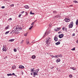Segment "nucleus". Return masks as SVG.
Returning <instances> with one entry per match:
<instances>
[{"label": "nucleus", "instance_id": "nucleus-41", "mask_svg": "<svg viewBox=\"0 0 78 78\" xmlns=\"http://www.w3.org/2000/svg\"><path fill=\"white\" fill-rule=\"evenodd\" d=\"M35 42V41L33 40L32 41V43H34Z\"/></svg>", "mask_w": 78, "mask_h": 78}, {"label": "nucleus", "instance_id": "nucleus-37", "mask_svg": "<svg viewBox=\"0 0 78 78\" xmlns=\"http://www.w3.org/2000/svg\"><path fill=\"white\" fill-rule=\"evenodd\" d=\"M14 5V4H12L10 5L11 7H13Z\"/></svg>", "mask_w": 78, "mask_h": 78}, {"label": "nucleus", "instance_id": "nucleus-54", "mask_svg": "<svg viewBox=\"0 0 78 78\" xmlns=\"http://www.w3.org/2000/svg\"><path fill=\"white\" fill-rule=\"evenodd\" d=\"M70 6H73V5H71Z\"/></svg>", "mask_w": 78, "mask_h": 78}, {"label": "nucleus", "instance_id": "nucleus-38", "mask_svg": "<svg viewBox=\"0 0 78 78\" xmlns=\"http://www.w3.org/2000/svg\"><path fill=\"white\" fill-rule=\"evenodd\" d=\"M34 22H33V23H32V24H31V25H34Z\"/></svg>", "mask_w": 78, "mask_h": 78}, {"label": "nucleus", "instance_id": "nucleus-11", "mask_svg": "<svg viewBox=\"0 0 78 78\" xmlns=\"http://www.w3.org/2000/svg\"><path fill=\"white\" fill-rule=\"evenodd\" d=\"M12 69H13V70L16 69V66H13L12 67Z\"/></svg>", "mask_w": 78, "mask_h": 78}, {"label": "nucleus", "instance_id": "nucleus-13", "mask_svg": "<svg viewBox=\"0 0 78 78\" xmlns=\"http://www.w3.org/2000/svg\"><path fill=\"white\" fill-rule=\"evenodd\" d=\"M2 50L4 51H6V49L5 48H3L2 49Z\"/></svg>", "mask_w": 78, "mask_h": 78}, {"label": "nucleus", "instance_id": "nucleus-48", "mask_svg": "<svg viewBox=\"0 0 78 78\" xmlns=\"http://www.w3.org/2000/svg\"><path fill=\"white\" fill-rule=\"evenodd\" d=\"M26 15H27V16L28 15V13H27V12H26Z\"/></svg>", "mask_w": 78, "mask_h": 78}, {"label": "nucleus", "instance_id": "nucleus-51", "mask_svg": "<svg viewBox=\"0 0 78 78\" xmlns=\"http://www.w3.org/2000/svg\"><path fill=\"white\" fill-rule=\"evenodd\" d=\"M36 70H38L37 72H39V69H37Z\"/></svg>", "mask_w": 78, "mask_h": 78}, {"label": "nucleus", "instance_id": "nucleus-4", "mask_svg": "<svg viewBox=\"0 0 78 78\" xmlns=\"http://www.w3.org/2000/svg\"><path fill=\"white\" fill-rule=\"evenodd\" d=\"M63 36H64V34H62L58 35V37L59 38H62V37H63Z\"/></svg>", "mask_w": 78, "mask_h": 78}, {"label": "nucleus", "instance_id": "nucleus-40", "mask_svg": "<svg viewBox=\"0 0 78 78\" xmlns=\"http://www.w3.org/2000/svg\"><path fill=\"white\" fill-rule=\"evenodd\" d=\"M1 8L2 9H3L5 8V6H2V7Z\"/></svg>", "mask_w": 78, "mask_h": 78}, {"label": "nucleus", "instance_id": "nucleus-23", "mask_svg": "<svg viewBox=\"0 0 78 78\" xmlns=\"http://www.w3.org/2000/svg\"><path fill=\"white\" fill-rule=\"evenodd\" d=\"M58 57H61V58H62V55L61 54H59L58 55Z\"/></svg>", "mask_w": 78, "mask_h": 78}, {"label": "nucleus", "instance_id": "nucleus-63", "mask_svg": "<svg viewBox=\"0 0 78 78\" xmlns=\"http://www.w3.org/2000/svg\"><path fill=\"white\" fill-rule=\"evenodd\" d=\"M2 78H5V77H2Z\"/></svg>", "mask_w": 78, "mask_h": 78}, {"label": "nucleus", "instance_id": "nucleus-15", "mask_svg": "<svg viewBox=\"0 0 78 78\" xmlns=\"http://www.w3.org/2000/svg\"><path fill=\"white\" fill-rule=\"evenodd\" d=\"M60 43H61V42H60L59 41H58V42L56 43L55 44H56V45H59V44H60Z\"/></svg>", "mask_w": 78, "mask_h": 78}, {"label": "nucleus", "instance_id": "nucleus-56", "mask_svg": "<svg viewBox=\"0 0 78 78\" xmlns=\"http://www.w3.org/2000/svg\"><path fill=\"white\" fill-rule=\"evenodd\" d=\"M51 69H54V67H52Z\"/></svg>", "mask_w": 78, "mask_h": 78}, {"label": "nucleus", "instance_id": "nucleus-55", "mask_svg": "<svg viewBox=\"0 0 78 78\" xmlns=\"http://www.w3.org/2000/svg\"><path fill=\"white\" fill-rule=\"evenodd\" d=\"M35 75H34V77H35V76H35Z\"/></svg>", "mask_w": 78, "mask_h": 78}, {"label": "nucleus", "instance_id": "nucleus-34", "mask_svg": "<svg viewBox=\"0 0 78 78\" xmlns=\"http://www.w3.org/2000/svg\"><path fill=\"white\" fill-rule=\"evenodd\" d=\"M27 34H28V33H27L26 34H24V36H27Z\"/></svg>", "mask_w": 78, "mask_h": 78}, {"label": "nucleus", "instance_id": "nucleus-53", "mask_svg": "<svg viewBox=\"0 0 78 78\" xmlns=\"http://www.w3.org/2000/svg\"><path fill=\"white\" fill-rule=\"evenodd\" d=\"M76 43H77V44H78V40H77L76 41Z\"/></svg>", "mask_w": 78, "mask_h": 78}, {"label": "nucleus", "instance_id": "nucleus-57", "mask_svg": "<svg viewBox=\"0 0 78 78\" xmlns=\"http://www.w3.org/2000/svg\"><path fill=\"white\" fill-rule=\"evenodd\" d=\"M31 75H33V73H31Z\"/></svg>", "mask_w": 78, "mask_h": 78}, {"label": "nucleus", "instance_id": "nucleus-24", "mask_svg": "<svg viewBox=\"0 0 78 78\" xmlns=\"http://www.w3.org/2000/svg\"><path fill=\"white\" fill-rule=\"evenodd\" d=\"M9 33V31H8L6 32L5 33V34H8V33Z\"/></svg>", "mask_w": 78, "mask_h": 78}, {"label": "nucleus", "instance_id": "nucleus-25", "mask_svg": "<svg viewBox=\"0 0 78 78\" xmlns=\"http://www.w3.org/2000/svg\"><path fill=\"white\" fill-rule=\"evenodd\" d=\"M29 43L30 42H29V41H27H27L26 42V43L27 44V45H28V44H29Z\"/></svg>", "mask_w": 78, "mask_h": 78}, {"label": "nucleus", "instance_id": "nucleus-9", "mask_svg": "<svg viewBox=\"0 0 78 78\" xmlns=\"http://www.w3.org/2000/svg\"><path fill=\"white\" fill-rule=\"evenodd\" d=\"M47 31L46 30V32L44 34V36L43 37V38H44V37H45V36H46V34H47Z\"/></svg>", "mask_w": 78, "mask_h": 78}, {"label": "nucleus", "instance_id": "nucleus-47", "mask_svg": "<svg viewBox=\"0 0 78 78\" xmlns=\"http://www.w3.org/2000/svg\"><path fill=\"white\" fill-rule=\"evenodd\" d=\"M12 75H15V74H14V73H13L12 74Z\"/></svg>", "mask_w": 78, "mask_h": 78}, {"label": "nucleus", "instance_id": "nucleus-1", "mask_svg": "<svg viewBox=\"0 0 78 78\" xmlns=\"http://www.w3.org/2000/svg\"><path fill=\"white\" fill-rule=\"evenodd\" d=\"M51 39L50 38V37H48L45 40V42L46 43L47 47H48L49 46V44L51 43Z\"/></svg>", "mask_w": 78, "mask_h": 78}, {"label": "nucleus", "instance_id": "nucleus-6", "mask_svg": "<svg viewBox=\"0 0 78 78\" xmlns=\"http://www.w3.org/2000/svg\"><path fill=\"white\" fill-rule=\"evenodd\" d=\"M24 8L26 9H29L30 7H29V6L28 5H26L24 6Z\"/></svg>", "mask_w": 78, "mask_h": 78}, {"label": "nucleus", "instance_id": "nucleus-20", "mask_svg": "<svg viewBox=\"0 0 78 78\" xmlns=\"http://www.w3.org/2000/svg\"><path fill=\"white\" fill-rule=\"evenodd\" d=\"M62 30H67V29L65 27H63L62 28Z\"/></svg>", "mask_w": 78, "mask_h": 78}, {"label": "nucleus", "instance_id": "nucleus-45", "mask_svg": "<svg viewBox=\"0 0 78 78\" xmlns=\"http://www.w3.org/2000/svg\"><path fill=\"white\" fill-rule=\"evenodd\" d=\"M23 42V40H22L21 42L20 43V44H22Z\"/></svg>", "mask_w": 78, "mask_h": 78}, {"label": "nucleus", "instance_id": "nucleus-58", "mask_svg": "<svg viewBox=\"0 0 78 78\" xmlns=\"http://www.w3.org/2000/svg\"><path fill=\"white\" fill-rule=\"evenodd\" d=\"M36 20H35V21L34 22V23H35V22H36Z\"/></svg>", "mask_w": 78, "mask_h": 78}, {"label": "nucleus", "instance_id": "nucleus-36", "mask_svg": "<svg viewBox=\"0 0 78 78\" xmlns=\"http://www.w3.org/2000/svg\"><path fill=\"white\" fill-rule=\"evenodd\" d=\"M69 77H70V78H72L73 77V76H72V75L70 74L69 75Z\"/></svg>", "mask_w": 78, "mask_h": 78}, {"label": "nucleus", "instance_id": "nucleus-16", "mask_svg": "<svg viewBox=\"0 0 78 78\" xmlns=\"http://www.w3.org/2000/svg\"><path fill=\"white\" fill-rule=\"evenodd\" d=\"M9 28H10V27L9 26H7L6 27L5 29L6 30H8V29H9Z\"/></svg>", "mask_w": 78, "mask_h": 78}, {"label": "nucleus", "instance_id": "nucleus-32", "mask_svg": "<svg viewBox=\"0 0 78 78\" xmlns=\"http://www.w3.org/2000/svg\"><path fill=\"white\" fill-rule=\"evenodd\" d=\"M70 20L69 19V20H67V21H66L65 22H70Z\"/></svg>", "mask_w": 78, "mask_h": 78}, {"label": "nucleus", "instance_id": "nucleus-43", "mask_svg": "<svg viewBox=\"0 0 78 78\" xmlns=\"http://www.w3.org/2000/svg\"><path fill=\"white\" fill-rule=\"evenodd\" d=\"M19 28V29H18ZM16 30L17 29H20V27H16Z\"/></svg>", "mask_w": 78, "mask_h": 78}, {"label": "nucleus", "instance_id": "nucleus-30", "mask_svg": "<svg viewBox=\"0 0 78 78\" xmlns=\"http://www.w3.org/2000/svg\"><path fill=\"white\" fill-rule=\"evenodd\" d=\"M14 51L15 52H16L17 51V49L16 48L14 49Z\"/></svg>", "mask_w": 78, "mask_h": 78}, {"label": "nucleus", "instance_id": "nucleus-29", "mask_svg": "<svg viewBox=\"0 0 78 78\" xmlns=\"http://www.w3.org/2000/svg\"><path fill=\"white\" fill-rule=\"evenodd\" d=\"M33 27V26H30V27L29 28V30H31V29H32V28Z\"/></svg>", "mask_w": 78, "mask_h": 78}, {"label": "nucleus", "instance_id": "nucleus-39", "mask_svg": "<svg viewBox=\"0 0 78 78\" xmlns=\"http://www.w3.org/2000/svg\"><path fill=\"white\" fill-rule=\"evenodd\" d=\"M51 56L52 58H55V56H54L53 55H51Z\"/></svg>", "mask_w": 78, "mask_h": 78}, {"label": "nucleus", "instance_id": "nucleus-62", "mask_svg": "<svg viewBox=\"0 0 78 78\" xmlns=\"http://www.w3.org/2000/svg\"><path fill=\"white\" fill-rule=\"evenodd\" d=\"M58 68H57V69L58 70Z\"/></svg>", "mask_w": 78, "mask_h": 78}, {"label": "nucleus", "instance_id": "nucleus-19", "mask_svg": "<svg viewBox=\"0 0 78 78\" xmlns=\"http://www.w3.org/2000/svg\"><path fill=\"white\" fill-rule=\"evenodd\" d=\"M69 20V18H65V20H65V21H66L67 20Z\"/></svg>", "mask_w": 78, "mask_h": 78}, {"label": "nucleus", "instance_id": "nucleus-3", "mask_svg": "<svg viewBox=\"0 0 78 78\" xmlns=\"http://www.w3.org/2000/svg\"><path fill=\"white\" fill-rule=\"evenodd\" d=\"M12 32L13 33H15L16 34H18L19 33V31L17 30H13Z\"/></svg>", "mask_w": 78, "mask_h": 78}, {"label": "nucleus", "instance_id": "nucleus-21", "mask_svg": "<svg viewBox=\"0 0 78 78\" xmlns=\"http://www.w3.org/2000/svg\"><path fill=\"white\" fill-rule=\"evenodd\" d=\"M30 71H31V72H34V71H34V69H33L32 68H31Z\"/></svg>", "mask_w": 78, "mask_h": 78}, {"label": "nucleus", "instance_id": "nucleus-52", "mask_svg": "<svg viewBox=\"0 0 78 78\" xmlns=\"http://www.w3.org/2000/svg\"><path fill=\"white\" fill-rule=\"evenodd\" d=\"M49 33H50V32H48V33H47V34H49Z\"/></svg>", "mask_w": 78, "mask_h": 78}, {"label": "nucleus", "instance_id": "nucleus-27", "mask_svg": "<svg viewBox=\"0 0 78 78\" xmlns=\"http://www.w3.org/2000/svg\"><path fill=\"white\" fill-rule=\"evenodd\" d=\"M30 14L31 15H34V13H32L31 12H30Z\"/></svg>", "mask_w": 78, "mask_h": 78}, {"label": "nucleus", "instance_id": "nucleus-22", "mask_svg": "<svg viewBox=\"0 0 78 78\" xmlns=\"http://www.w3.org/2000/svg\"><path fill=\"white\" fill-rule=\"evenodd\" d=\"M57 12L56 11H53V14H56Z\"/></svg>", "mask_w": 78, "mask_h": 78}, {"label": "nucleus", "instance_id": "nucleus-49", "mask_svg": "<svg viewBox=\"0 0 78 78\" xmlns=\"http://www.w3.org/2000/svg\"><path fill=\"white\" fill-rule=\"evenodd\" d=\"M75 33L73 34V36H75Z\"/></svg>", "mask_w": 78, "mask_h": 78}, {"label": "nucleus", "instance_id": "nucleus-5", "mask_svg": "<svg viewBox=\"0 0 78 78\" xmlns=\"http://www.w3.org/2000/svg\"><path fill=\"white\" fill-rule=\"evenodd\" d=\"M36 71L35 70H34V72H33L34 73V75H38V74L36 73Z\"/></svg>", "mask_w": 78, "mask_h": 78}, {"label": "nucleus", "instance_id": "nucleus-17", "mask_svg": "<svg viewBox=\"0 0 78 78\" xmlns=\"http://www.w3.org/2000/svg\"><path fill=\"white\" fill-rule=\"evenodd\" d=\"M14 39H11L10 40H9V42H12L13 41H14Z\"/></svg>", "mask_w": 78, "mask_h": 78}, {"label": "nucleus", "instance_id": "nucleus-44", "mask_svg": "<svg viewBox=\"0 0 78 78\" xmlns=\"http://www.w3.org/2000/svg\"><path fill=\"white\" fill-rule=\"evenodd\" d=\"M21 14H19V16H18V17H20V16H21Z\"/></svg>", "mask_w": 78, "mask_h": 78}, {"label": "nucleus", "instance_id": "nucleus-33", "mask_svg": "<svg viewBox=\"0 0 78 78\" xmlns=\"http://www.w3.org/2000/svg\"><path fill=\"white\" fill-rule=\"evenodd\" d=\"M71 50H73V51L75 50V48H73V49H71Z\"/></svg>", "mask_w": 78, "mask_h": 78}, {"label": "nucleus", "instance_id": "nucleus-8", "mask_svg": "<svg viewBox=\"0 0 78 78\" xmlns=\"http://www.w3.org/2000/svg\"><path fill=\"white\" fill-rule=\"evenodd\" d=\"M54 39L55 42H56V41H58V37H54Z\"/></svg>", "mask_w": 78, "mask_h": 78}, {"label": "nucleus", "instance_id": "nucleus-50", "mask_svg": "<svg viewBox=\"0 0 78 78\" xmlns=\"http://www.w3.org/2000/svg\"><path fill=\"white\" fill-rule=\"evenodd\" d=\"M24 11H23L21 12V13H22V14H23V13H24Z\"/></svg>", "mask_w": 78, "mask_h": 78}, {"label": "nucleus", "instance_id": "nucleus-28", "mask_svg": "<svg viewBox=\"0 0 78 78\" xmlns=\"http://www.w3.org/2000/svg\"><path fill=\"white\" fill-rule=\"evenodd\" d=\"M59 56L58 55H55V58H58Z\"/></svg>", "mask_w": 78, "mask_h": 78}, {"label": "nucleus", "instance_id": "nucleus-35", "mask_svg": "<svg viewBox=\"0 0 78 78\" xmlns=\"http://www.w3.org/2000/svg\"><path fill=\"white\" fill-rule=\"evenodd\" d=\"M73 2H74V3H78V2H77V1H74Z\"/></svg>", "mask_w": 78, "mask_h": 78}, {"label": "nucleus", "instance_id": "nucleus-60", "mask_svg": "<svg viewBox=\"0 0 78 78\" xmlns=\"http://www.w3.org/2000/svg\"><path fill=\"white\" fill-rule=\"evenodd\" d=\"M14 76H17V75H14Z\"/></svg>", "mask_w": 78, "mask_h": 78}, {"label": "nucleus", "instance_id": "nucleus-31", "mask_svg": "<svg viewBox=\"0 0 78 78\" xmlns=\"http://www.w3.org/2000/svg\"><path fill=\"white\" fill-rule=\"evenodd\" d=\"M51 25H52V24H49V28H50V27H51Z\"/></svg>", "mask_w": 78, "mask_h": 78}, {"label": "nucleus", "instance_id": "nucleus-59", "mask_svg": "<svg viewBox=\"0 0 78 78\" xmlns=\"http://www.w3.org/2000/svg\"><path fill=\"white\" fill-rule=\"evenodd\" d=\"M61 33V32H58V34H59V33Z\"/></svg>", "mask_w": 78, "mask_h": 78}, {"label": "nucleus", "instance_id": "nucleus-46", "mask_svg": "<svg viewBox=\"0 0 78 78\" xmlns=\"http://www.w3.org/2000/svg\"><path fill=\"white\" fill-rule=\"evenodd\" d=\"M54 30L55 31H58L59 30Z\"/></svg>", "mask_w": 78, "mask_h": 78}, {"label": "nucleus", "instance_id": "nucleus-18", "mask_svg": "<svg viewBox=\"0 0 78 78\" xmlns=\"http://www.w3.org/2000/svg\"><path fill=\"white\" fill-rule=\"evenodd\" d=\"M7 76H12V74L11 73L7 74Z\"/></svg>", "mask_w": 78, "mask_h": 78}, {"label": "nucleus", "instance_id": "nucleus-14", "mask_svg": "<svg viewBox=\"0 0 78 78\" xmlns=\"http://www.w3.org/2000/svg\"><path fill=\"white\" fill-rule=\"evenodd\" d=\"M57 62H59L61 61V60L59 58H58L57 61H56Z\"/></svg>", "mask_w": 78, "mask_h": 78}, {"label": "nucleus", "instance_id": "nucleus-61", "mask_svg": "<svg viewBox=\"0 0 78 78\" xmlns=\"http://www.w3.org/2000/svg\"><path fill=\"white\" fill-rule=\"evenodd\" d=\"M36 73H38V72H37H37H36Z\"/></svg>", "mask_w": 78, "mask_h": 78}, {"label": "nucleus", "instance_id": "nucleus-26", "mask_svg": "<svg viewBox=\"0 0 78 78\" xmlns=\"http://www.w3.org/2000/svg\"><path fill=\"white\" fill-rule=\"evenodd\" d=\"M57 30H61V28H62V27H57Z\"/></svg>", "mask_w": 78, "mask_h": 78}, {"label": "nucleus", "instance_id": "nucleus-7", "mask_svg": "<svg viewBox=\"0 0 78 78\" xmlns=\"http://www.w3.org/2000/svg\"><path fill=\"white\" fill-rule=\"evenodd\" d=\"M19 68V69H24V66L22 65H20Z\"/></svg>", "mask_w": 78, "mask_h": 78}, {"label": "nucleus", "instance_id": "nucleus-12", "mask_svg": "<svg viewBox=\"0 0 78 78\" xmlns=\"http://www.w3.org/2000/svg\"><path fill=\"white\" fill-rule=\"evenodd\" d=\"M32 59H35L36 58V56L35 55H33L32 56Z\"/></svg>", "mask_w": 78, "mask_h": 78}, {"label": "nucleus", "instance_id": "nucleus-2", "mask_svg": "<svg viewBox=\"0 0 78 78\" xmlns=\"http://www.w3.org/2000/svg\"><path fill=\"white\" fill-rule=\"evenodd\" d=\"M73 22L72 21L70 23V24L69 25V28H71L72 27H73Z\"/></svg>", "mask_w": 78, "mask_h": 78}, {"label": "nucleus", "instance_id": "nucleus-64", "mask_svg": "<svg viewBox=\"0 0 78 78\" xmlns=\"http://www.w3.org/2000/svg\"><path fill=\"white\" fill-rule=\"evenodd\" d=\"M34 69H33V70H34Z\"/></svg>", "mask_w": 78, "mask_h": 78}, {"label": "nucleus", "instance_id": "nucleus-42", "mask_svg": "<svg viewBox=\"0 0 78 78\" xmlns=\"http://www.w3.org/2000/svg\"><path fill=\"white\" fill-rule=\"evenodd\" d=\"M12 20V18H10L9 20Z\"/></svg>", "mask_w": 78, "mask_h": 78}, {"label": "nucleus", "instance_id": "nucleus-10", "mask_svg": "<svg viewBox=\"0 0 78 78\" xmlns=\"http://www.w3.org/2000/svg\"><path fill=\"white\" fill-rule=\"evenodd\" d=\"M70 69H71L73 70H76V68L74 67H70Z\"/></svg>", "mask_w": 78, "mask_h": 78}]
</instances>
